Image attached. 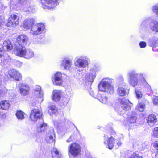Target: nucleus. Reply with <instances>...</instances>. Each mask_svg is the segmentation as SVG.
<instances>
[{
    "label": "nucleus",
    "instance_id": "f257e3e1",
    "mask_svg": "<svg viewBox=\"0 0 158 158\" xmlns=\"http://www.w3.org/2000/svg\"><path fill=\"white\" fill-rule=\"evenodd\" d=\"M113 80L108 78L103 79L98 85V89L100 91L106 92L110 94H113L114 92V88L111 85Z\"/></svg>",
    "mask_w": 158,
    "mask_h": 158
},
{
    "label": "nucleus",
    "instance_id": "f03ea898",
    "mask_svg": "<svg viewBox=\"0 0 158 158\" xmlns=\"http://www.w3.org/2000/svg\"><path fill=\"white\" fill-rule=\"evenodd\" d=\"M129 78V83L132 86L135 87L138 83L139 81H145L143 75L141 73H138L135 71L129 72L128 73Z\"/></svg>",
    "mask_w": 158,
    "mask_h": 158
},
{
    "label": "nucleus",
    "instance_id": "7ed1b4c3",
    "mask_svg": "<svg viewBox=\"0 0 158 158\" xmlns=\"http://www.w3.org/2000/svg\"><path fill=\"white\" fill-rule=\"evenodd\" d=\"M74 64L77 67L84 68L87 67L89 64L90 60L86 56H81L76 58Z\"/></svg>",
    "mask_w": 158,
    "mask_h": 158
},
{
    "label": "nucleus",
    "instance_id": "20e7f679",
    "mask_svg": "<svg viewBox=\"0 0 158 158\" xmlns=\"http://www.w3.org/2000/svg\"><path fill=\"white\" fill-rule=\"evenodd\" d=\"M81 151V147L78 143H73L68 147V152L69 156L76 157L80 154Z\"/></svg>",
    "mask_w": 158,
    "mask_h": 158
},
{
    "label": "nucleus",
    "instance_id": "39448f33",
    "mask_svg": "<svg viewBox=\"0 0 158 158\" xmlns=\"http://www.w3.org/2000/svg\"><path fill=\"white\" fill-rule=\"evenodd\" d=\"M45 30V26L44 24L37 23L32 27L30 33L33 35H37L43 33Z\"/></svg>",
    "mask_w": 158,
    "mask_h": 158
},
{
    "label": "nucleus",
    "instance_id": "423d86ee",
    "mask_svg": "<svg viewBox=\"0 0 158 158\" xmlns=\"http://www.w3.org/2000/svg\"><path fill=\"white\" fill-rule=\"evenodd\" d=\"M43 115L42 112L37 109H33L32 110L30 114V118L31 121L36 122L38 120L40 121L42 119Z\"/></svg>",
    "mask_w": 158,
    "mask_h": 158
},
{
    "label": "nucleus",
    "instance_id": "0eeeda50",
    "mask_svg": "<svg viewBox=\"0 0 158 158\" xmlns=\"http://www.w3.org/2000/svg\"><path fill=\"white\" fill-rule=\"evenodd\" d=\"M41 2L44 9L53 8L58 4L57 0H41Z\"/></svg>",
    "mask_w": 158,
    "mask_h": 158
},
{
    "label": "nucleus",
    "instance_id": "6e6552de",
    "mask_svg": "<svg viewBox=\"0 0 158 158\" xmlns=\"http://www.w3.org/2000/svg\"><path fill=\"white\" fill-rule=\"evenodd\" d=\"M33 95L39 103H41L43 100V94L41 91V88L39 86H37L34 88Z\"/></svg>",
    "mask_w": 158,
    "mask_h": 158
},
{
    "label": "nucleus",
    "instance_id": "1a4fd4ad",
    "mask_svg": "<svg viewBox=\"0 0 158 158\" xmlns=\"http://www.w3.org/2000/svg\"><path fill=\"white\" fill-rule=\"evenodd\" d=\"M104 143L109 149H112L113 148L114 143L115 139L109 134L107 133L104 136Z\"/></svg>",
    "mask_w": 158,
    "mask_h": 158
},
{
    "label": "nucleus",
    "instance_id": "9d476101",
    "mask_svg": "<svg viewBox=\"0 0 158 158\" xmlns=\"http://www.w3.org/2000/svg\"><path fill=\"white\" fill-rule=\"evenodd\" d=\"M19 16L13 14L8 18L7 25L9 27H14L19 24Z\"/></svg>",
    "mask_w": 158,
    "mask_h": 158
},
{
    "label": "nucleus",
    "instance_id": "9b49d317",
    "mask_svg": "<svg viewBox=\"0 0 158 158\" xmlns=\"http://www.w3.org/2000/svg\"><path fill=\"white\" fill-rule=\"evenodd\" d=\"M52 81L55 85H62L63 82L62 74L60 72L56 73L52 77Z\"/></svg>",
    "mask_w": 158,
    "mask_h": 158
},
{
    "label": "nucleus",
    "instance_id": "f8f14e48",
    "mask_svg": "<svg viewBox=\"0 0 158 158\" xmlns=\"http://www.w3.org/2000/svg\"><path fill=\"white\" fill-rule=\"evenodd\" d=\"M72 65L71 59L68 58H64L61 61V66L64 70H70L72 69Z\"/></svg>",
    "mask_w": 158,
    "mask_h": 158
},
{
    "label": "nucleus",
    "instance_id": "ddd939ff",
    "mask_svg": "<svg viewBox=\"0 0 158 158\" xmlns=\"http://www.w3.org/2000/svg\"><path fill=\"white\" fill-rule=\"evenodd\" d=\"M16 46L14 48V52L17 56L23 57L25 52L26 51V48L24 46H21L15 44Z\"/></svg>",
    "mask_w": 158,
    "mask_h": 158
},
{
    "label": "nucleus",
    "instance_id": "4468645a",
    "mask_svg": "<svg viewBox=\"0 0 158 158\" xmlns=\"http://www.w3.org/2000/svg\"><path fill=\"white\" fill-rule=\"evenodd\" d=\"M132 105V103L128 99L123 98L121 100L120 106L124 111H128L131 109Z\"/></svg>",
    "mask_w": 158,
    "mask_h": 158
},
{
    "label": "nucleus",
    "instance_id": "2eb2a0df",
    "mask_svg": "<svg viewBox=\"0 0 158 158\" xmlns=\"http://www.w3.org/2000/svg\"><path fill=\"white\" fill-rule=\"evenodd\" d=\"M28 41V37L26 35L23 34L19 35L16 38L15 44L24 46L26 45Z\"/></svg>",
    "mask_w": 158,
    "mask_h": 158
},
{
    "label": "nucleus",
    "instance_id": "dca6fc26",
    "mask_svg": "<svg viewBox=\"0 0 158 158\" xmlns=\"http://www.w3.org/2000/svg\"><path fill=\"white\" fill-rule=\"evenodd\" d=\"M9 75L14 80L18 81L22 79L21 74L14 69H11L9 70L8 72Z\"/></svg>",
    "mask_w": 158,
    "mask_h": 158
},
{
    "label": "nucleus",
    "instance_id": "f3484780",
    "mask_svg": "<svg viewBox=\"0 0 158 158\" xmlns=\"http://www.w3.org/2000/svg\"><path fill=\"white\" fill-rule=\"evenodd\" d=\"M47 129V126L43 119H41L37 125L36 131L39 133H44Z\"/></svg>",
    "mask_w": 158,
    "mask_h": 158
},
{
    "label": "nucleus",
    "instance_id": "a211bd4d",
    "mask_svg": "<svg viewBox=\"0 0 158 158\" xmlns=\"http://www.w3.org/2000/svg\"><path fill=\"white\" fill-rule=\"evenodd\" d=\"M18 87L21 95L25 96L28 94L29 87L28 85L24 83H20L19 84Z\"/></svg>",
    "mask_w": 158,
    "mask_h": 158
},
{
    "label": "nucleus",
    "instance_id": "6ab92c4d",
    "mask_svg": "<svg viewBox=\"0 0 158 158\" xmlns=\"http://www.w3.org/2000/svg\"><path fill=\"white\" fill-rule=\"evenodd\" d=\"M35 21V19L34 18H28L24 21L23 27L27 29L31 28Z\"/></svg>",
    "mask_w": 158,
    "mask_h": 158
},
{
    "label": "nucleus",
    "instance_id": "aec40b11",
    "mask_svg": "<svg viewBox=\"0 0 158 158\" xmlns=\"http://www.w3.org/2000/svg\"><path fill=\"white\" fill-rule=\"evenodd\" d=\"M97 69L98 68L96 66L91 68L90 71L86 76V78L88 81L92 82L93 81L95 77V72L97 71Z\"/></svg>",
    "mask_w": 158,
    "mask_h": 158
},
{
    "label": "nucleus",
    "instance_id": "412c9836",
    "mask_svg": "<svg viewBox=\"0 0 158 158\" xmlns=\"http://www.w3.org/2000/svg\"><path fill=\"white\" fill-rule=\"evenodd\" d=\"M157 121L156 116L154 114H150L148 117L147 119V123L149 125L152 126L156 123Z\"/></svg>",
    "mask_w": 158,
    "mask_h": 158
},
{
    "label": "nucleus",
    "instance_id": "4be33fe9",
    "mask_svg": "<svg viewBox=\"0 0 158 158\" xmlns=\"http://www.w3.org/2000/svg\"><path fill=\"white\" fill-rule=\"evenodd\" d=\"M2 48L5 51H9L11 50L12 49V46L11 42L9 40L4 41L2 45Z\"/></svg>",
    "mask_w": 158,
    "mask_h": 158
},
{
    "label": "nucleus",
    "instance_id": "5701e85b",
    "mask_svg": "<svg viewBox=\"0 0 158 158\" xmlns=\"http://www.w3.org/2000/svg\"><path fill=\"white\" fill-rule=\"evenodd\" d=\"M61 98V92L59 90H54L52 93L53 99L56 102H58Z\"/></svg>",
    "mask_w": 158,
    "mask_h": 158
},
{
    "label": "nucleus",
    "instance_id": "b1692460",
    "mask_svg": "<svg viewBox=\"0 0 158 158\" xmlns=\"http://www.w3.org/2000/svg\"><path fill=\"white\" fill-rule=\"evenodd\" d=\"M125 84L123 83V86L119 85L118 88L117 90V94L118 95L120 96H123L126 94V91L125 89Z\"/></svg>",
    "mask_w": 158,
    "mask_h": 158
},
{
    "label": "nucleus",
    "instance_id": "393cba45",
    "mask_svg": "<svg viewBox=\"0 0 158 158\" xmlns=\"http://www.w3.org/2000/svg\"><path fill=\"white\" fill-rule=\"evenodd\" d=\"M97 97L98 99L102 103L109 104V102L108 101V98L105 94L98 93Z\"/></svg>",
    "mask_w": 158,
    "mask_h": 158
},
{
    "label": "nucleus",
    "instance_id": "a878e982",
    "mask_svg": "<svg viewBox=\"0 0 158 158\" xmlns=\"http://www.w3.org/2000/svg\"><path fill=\"white\" fill-rule=\"evenodd\" d=\"M10 105L9 101L2 100L0 102V108L4 110H6L9 108Z\"/></svg>",
    "mask_w": 158,
    "mask_h": 158
},
{
    "label": "nucleus",
    "instance_id": "bb28decb",
    "mask_svg": "<svg viewBox=\"0 0 158 158\" xmlns=\"http://www.w3.org/2000/svg\"><path fill=\"white\" fill-rule=\"evenodd\" d=\"M150 28L153 32H158V22L156 21H153L150 24Z\"/></svg>",
    "mask_w": 158,
    "mask_h": 158
},
{
    "label": "nucleus",
    "instance_id": "cd10ccee",
    "mask_svg": "<svg viewBox=\"0 0 158 158\" xmlns=\"http://www.w3.org/2000/svg\"><path fill=\"white\" fill-rule=\"evenodd\" d=\"M34 56V53L31 50L26 49L23 57L27 59H29L33 57Z\"/></svg>",
    "mask_w": 158,
    "mask_h": 158
},
{
    "label": "nucleus",
    "instance_id": "c85d7f7f",
    "mask_svg": "<svg viewBox=\"0 0 158 158\" xmlns=\"http://www.w3.org/2000/svg\"><path fill=\"white\" fill-rule=\"evenodd\" d=\"M17 118L19 120H22L25 118L26 114L21 110H18L15 114Z\"/></svg>",
    "mask_w": 158,
    "mask_h": 158
},
{
    "label": "nucleus",
    "instance_id": "c756f323",
    "mask_svg": "<svg viewBox=\"0 0 158 158\" xmlns=\"http://www.w3.org/2000/svg\"><path fill=\"white\" fill-rule=\"evenodd\" d=\"M52 158H61V154L56 148H53L52 151Z\"/></svg>",
    "mask_w": 158,
    "mask_h": 158
},
{
    "label": "nucleus",
    "instance_id": "7c9ffc66",
    "mask_svg": "<svg viewBox=\"0 0 158 158\" xmlns=\"http://www.w3.org/2000/svg\"><path fill=\"white\" fill-rule=\"evenodd\" d=\"M127 119L128 122L131 123H135L137 119L135 113L132 112L129 117H127Z\"/></svg>",
    "mask_w": 158,
    "mask_h": 158
},
{
    "label": "nucleus",
    "instance_id": "2f4dec72",
    "mask_svg": "<svg viewBox=\"0 0 158 158\" xmlns=\"http://www.w3.org/2000/svg\"><path fill=\"white\" fill-rule=\"evenodd\" d=\"M48 112L50 115L55 114L57 110V108L55 106L52 105L49 106Z\"/></svg>",
    "mask_w": 158,
    "mask_h": 158
},
{
    "label": "nucleus",
    "instance_id": "473e14b6",
    "mask_svg": "<svg viewBox=\"0 0 158 158\" xmlns=\"http://www.w3.org/2000/svg\"><path fill=\"white\" fill-rule=\"evenodd\" d=\"M58 127H59L60 129L62 130V131L65 132L67 131V128L68 127V125L66 123H62L59 124L58 125Z\"/></svg>",
    "mask_w": 158,
    "mask_h": 158
},
{
    "label": "nucleus",
    "instance_id": "72a5a7b5",
    "mask_svg": "<svg viewBox=\"0 0 158 158\" xmlns=\"http://www.w3.org/2000/svg\"><path fill=\"white\" fill-rule=\"evenodd\" d=\"M145 107V105L144 104L139 103L136 106V109L140 112H142L144 110Z\"/></svg>",
    "mask_w": 158,
    "mask_h": 158
},
{
    "label": "nucleus",
    "instance_id": "f704fd0d",
    "mask_svg": "<svg viewBox=\"0 0 158 158\" xmlns=\"http://www.w3.org/2000/svg\"><path fill=\"white\" fill-rule=\"evenodd\" d=\"M8 92V90L6 87L0 89V97L5 96Z\"/></svg>",
    "mask_w": 158,
    "mask_h": 158
},
{
    "label": "nucleus",
    "instance_id": "c9c22d12",
    "mask_svg": "<svg viewBox=\"0 0 158 158\" xmlns=\"http://www.w3.org/2000/svg\"><path fill=\"white\" fill-rule=\"evenodd\" d=\"M149 20L150 19H149L144 20L141 24V27L144 29L146 28L148 23L149 22Z\"/></svg>",
    "mask_w": 158,
    "mask_h": 158
},
{
    "label": "nucleus",
    "instance_id": "e433bc0d",
    "mask_svg": "<svg viewBox=\"0 0 158 158\" xmlns=\"http://www.w3.org/2000/svg\"><path fill=\"white\" fill-rule=\"evenodd\" d=\"M149 43L150 46L156 47L157 46V42L156 39H151L149 41Z\"/></svg>",
    "mask_w": 158,
    "mask_h": 158
},
{
    "label": "nucleus",
    "instance_id": "4c0bfd02",
    "mask_svg": "<svg viewBox=\"0 0 158 158\" xmlns=\"http://www.w3.org/2000/svg\"><path fill=\"white\" fill-rule=\"evenodd\" d=\"M77 135L74 134H72L70 137L66 140L67 143H69L72 141L73 140H74L77 138Z\"/></svg>",
    "mask_w": 158,
    "mask_h": 158
},
{
    "label": "nucleus",
    "instance_id": "58836bf2",
    "mask_svg": "<svg viewBox=\"0 0 158 158\" xmlns=\"http://www.w3.org/2000/svg\"><path fill=\"white\" fill-rule=\"evenodd\" d=\"M153 135L156 138H158V127L154 128L153 131Z\"/></svg>",
    "mask_w": 158,
    "mask_h": 158
},
{
    "label": "nucleus",
    "instance_id": "ea45409f",
    "mask_svg": "<svg viewBox=\"0 0 158 158\" xmlns=\"http://www.w3.org/2000/svg\"><path fill=\"white\" fill-rule=\"evenodd\" d=\"M52 135H51L49 136L48 142L49 143H55V140L54 139L53 136L54 135V133H52Z\"/></svg>",
    "mask_w": 158,
    "mask_h": 158
},
{
    "label": "nucleus",
    "instance_id": "a19ab883",
    "mask_svg": "<svg viewBox=\"0 0 158 158\" xmlns=\"http://www.w3.org/2000/svg\"><path fill=\"white\" fill-rule=\"evenodd\" d=\"M153 11L158 15V6H154L152 9Z\"/></svg>",
    "mask_w": 158,
    "mask_h": 158
},
{
    "label": "nucleus",
    "instance_id": "79ce46f5",
    "mask_svg": "<svg viewBox=\"0 0 158 158\" xmlns=\"http://www.w3.org/2000/svg\"><path fill=\"white\" fill-rule=\"evenodd\" d=\"M152 101L154 104L156 105H158V97H154L153 98Z\"/></svg>",
    "mask_w": 158,
    "mask_h": 158
},
{
    "label": "nucleus",
    "instance_id": "37998d69",
    "mask_svg": "<svg viewBox=\"0 0 158 158\" xmlns=\"http://www.w3.org/2000/svg\"><path fill=\"white\" fill-rule=\"evenodd\" d=\"M135 93L137 98H139L142 97V94L141 92L139 90H136Z\"/></svg>",
    "mask_w": 158,
    "mask_h": 158
},
{
    "label": "nucleus",
    "instance_id": "c03bdc74",
    "mask_svg": "<svg viewBox=\"0 0 158 158\" xmlns=\"http://www.w3.org/2000/svg\"><path fill=\"white\" fill-rule=\"evenodd\" d=\"M139 45L141 48H145L146 46V43L144 41H141L139 42Z\"/></svg>",
    "mask_w": 158,
    "mask_h": 158
},
{
    "label": "nucleus",
    "instance_id": "a18cd8bd",
    "mask_svg": "<svg viewBox=\"0 0 158 158\" xmlns=\"http://www.w3.org/2000/svg\"><path fill=\"white\" fill-rule=\"evenodd\" d=\"M145 88L147 89L148 91L150 92L152 91L151 86L148 83H146L145 84Z\"/></svg>",
    "mask_w": 158,
    "mask_h": 158
},
{
    "label": "nucleus",
    "instance_id": "49530a36",
    "mask_svg": "<svg viewBox=\"0 0 158 158\" xmlns=\"http://www.w3.org/2000/svg\"><path fill=\"white\" fill-rule=\"evenodd\" d=\"M130 158H143L142 156H139L138 154L134 153L131 155Z\"/></svg>",
    "mask_w": 158,
    "mask_h": 158
},
{
    "label": "nucleus",
    "instance_id": "de8ad7c7",
    "mask_svg": "<svg viewBox=\"0 0 158 158\" xmlns=\"http://www.w3.org/2000/svg\"><path fill=\"white\" fill-rule=\"evenodd\" d=\"M19 2L23 5L27 4L26 0H19Z\"/></svg>",
    "mask_w": 158,
    "mask_h": 158
},
{
    "label": "nucleus",
    "instance_id": "09e8293b",
    "mask_svg": "<svg viewBox=\"0 0 158 158\" xmlns=\"http://www.w3.org/2000/svg\"><path fill=\"white\" fill-rule=\"evenodd\" d=\"M4 50L0 48V58L4 56Z\"/></svg>",
    "mask_w": 158,
    "mask_h": 158
},
{
    "label": "nucleus",
    "instance_id": "8fccbe9b",
    "mask_svg": "<svg viewBox=\"0 0 158 158\" xmlns=\"http://www.w3.org/2000/svg\"><path fill=\"white\" fill-rule=\"evenodd\" d=\"M154 147L156 149L158 150V141H156L154 143Z\"/></svg>",
    "mask_w": 158,
    "mask_h": 158
},
{
    "label": "nucleus",
    "instance_id": "3c124183",
    "mask_svg": "<svg viewBox=\"0 0 158 158\" xmlns=\"http://www.w3.org/2000/svg\"><path fill=\"white\" fill-rule=\"evenodd\" d=\"M90 94L92 96L94 97V96L93 94V91H91L90 92Z\"/></svg>",
    "mask_w": 158,
    "mask_h": 158
},
{
    "label": "nucleus",
    "instance_id": "603ef678",
    "mask_svg": "<svg viewBox=\"0 0 158 158\" xmlns=\"http://www.w3.org/2000/svg\"><path fill=\"white\" fill-rule=\"evenodd\" d=\"M119 79L121 80L122 81H124V78L122 77H119Z\"/></svg>",
    "mask_w": 158,
    "mask_h": 158
},
{
    "label": "nucleus",
    "instance_id": "864d4df0",
    "mask_svg": "<svg viewBox=\"0 0 158 158\" xmlns=\"http://www.w3.org/2000/svg\"><path fill=\"white\" fill-rule=\"evenodd\" d=\"M117 144L119 146H120L121 144H122V143H121V142H118L117 143Z\"/></svg>",
    "mask_w": 158,
    "mask_h": 158
},
{
    "label": "nucleus",
    "instance_id": "5fc2aeb1",
    "mask_svg": "<svg viewBox=\"0 0 158 158\" xmlns=\"http://www.w3.org/2000/svg\"><path fill=\"white\" fill-rule=\"evenodd\" d=\"M2 82V80L1 79V78H0V86L1 85Z\"/></svg>",
    "mask_w": 158,
    "mask_h": 158
},
{
    "label": "nucleus",
    "instance_id": "6e6d98bb",
    "mask_svg": "<svg viewBox=\"0 0 158 158\" xmlns=\"http://www.w3.org/2000/svg\"><path fill=\"white\" fill-rule=\"evenodd\" d=\"M56 124H57V123L56 122H55L54 123V124L55 125H56Z\"/></svg>",
    "mask_w": 158,
    "mask_h": 158
},
{
    "label": "nucleus",
    "instance_id": "4d7b16f0",
    "mask_svg": "<svg viewBox=\"0 0 158 158\" xmlns=\"http://www.w3.org/2000/svg\"><path fill=\"white\" fill-rule=\"evenodd\" d=\"M124 112H123V113H122V114H124Z\"/></svg>",
    "mask_w": 158,
    "mask_h": 158
},
{
    "label": "nucleus",
    "instance_id": "13d9d810",
    "mask_svg": "<svg viewBox=\"0 0 158 158\" xmlns=\"http://www.w3.org/2000/svg\"><path fill=\"white\" fill-rule=\"evenodd\" d=\"M8 58H9V56H8ZM8 59H9V58H8Z\"/></svg>",
    "mask_w": 158,
    "mask_h": 158
}]
</instances>
